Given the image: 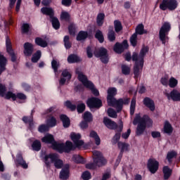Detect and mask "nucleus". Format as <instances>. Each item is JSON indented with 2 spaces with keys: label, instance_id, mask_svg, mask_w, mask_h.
<instances>
[{
  "label": "nucleus",
  "instance_id": "nucleus-61",
  "mask_svg": "<svg viewBox=\"0 0 180 180\" xmlns=\"http://www.w3.org/2000/svg\"><path fill=\"white\" fill-rule=\"evenodd\" d=\"M68 29L70 34H75V25L74 24H70Z\"/></svg>",
  "mask_w": 180,
  "mask_h": 180
},
{
  "label": "nucleus",
  "instance_id": "nucleus-26",
  "mask_svg": "<svg viewBox=\"0 0 180 180\" xmlns=\"http://www.w3.org/2000/svg\"><path fill=\"white\" fill-rule=\"evenodd\" d=\"M41 12L44 15H47L48 16H50V18H53V15H54V11H53V8L44 7L41 9Z\"/></svg>",
  "mask_w": 180,
  "mask_h": 180
},
{
  "label": "nucleus",
  "instance_id": "nucleus-24",
  "mask_svg": "<svg viewBox=\"0 0 180 180\" xmlns=\"http://www.w3.org/2000/svg\"><path fill=\"white\" fill-rule=\"evenodd\" d=\"M89 137L92 140H94L96 146H99L101 144V138L95 131H90Z\"/></svg>",
  "mask_w": 180,
  "mask_h": 180
},
{
  "label": "nucleus",
  "instance_id": "nucleus-21",
  "mask_svg": "<svg viewBox=\"0 0 180 180\" xmlns=\"http://www.w3.org/2000/svg\"><path fill=\"white\" fill-rule=\"evenodd\" d=\"M24 54L27 57H30L33 54V44L29 42L24 44Z\"/></svg>",
  "mask_w": 180,
  "mask_h": 180
},
{
  "label": "nucleus",
  "instance_id": "nucleus-38",
  "mask_svg": "<svg viewBox=\"0 0 180 180\" xmlns=\"http://www.w3.org/2000/svg\"><path fill=\"white\" fill-rule=\"evenodd\" d=\"M169 86L170 88H175L176 85H178V79H175V77H172L169 79Z\"/></svg>",
  "mask_w": 180,
  "mask_h": 180
},
{
  "label": "nucleus",
  "instance_id": "nucleus-50",
  "mask_svg": "<svg viewBox=\"0 0 180 180\" xmlns=\"http://www.w3.org/2000/svg\"><path fill=\"white\" fill-rule=\"evenodd\" d=\"M108 115L110 117H112L114 119H116V117H117V114L116 113V111H115L112 108H109L108 110Z\"/></svg>",
  "mask_w": 180,
  "mask_h": 180
},
{
  "label": "nucleus",
  "instance_id": "nucleus-1",
  "mask_svg": "<svg viewBox=\"0 0 180 180\" xmlns=\"http://www.w3.org/2000/svg\"><path fill=\"white\" fill-rule=\"evenodd\" d=\"M70 139L72 142L68 141L64 143H60L54 141V138L51 134H46L44 138L41 139L42 143H46V144H52V148L56 150L59 153H70L72 150H75V147H82L84 146V141L81 140V134H77L75 132H72L70 134Z\"/></svg>",
  "mask_w": 180,
  "mask_h": 180
},
{
  "label": "nucleus",
  "instance_id": "nucleus-39",
  "mask_svg": "<svg viewBox=\"0 0 180 180\" xmlns=\"http://www.w3.org/2000/svg\"><path fill=\"white\" fill-rule=\"evenodd\" d=\"M172 172V170H171L169 168H168L167 166H165L163 167V173L165 179H168L169 176H171V173Z\"/></svg>",
  "mask_w": 180,
  "mask_h": 180
},
{
  "label": "nucleus",
  "instance_id": "nucleus-25",
  "mask_svg": "<svg viewBox=\"0 0 180 180\" xmlns=\"http://www.w3.org/2000/svg\"><path fill=\"white\" fill-rule=\"evenodd\" d=\"M5 65H6V58L0 53V75L5 71Z\"/></svg>",
  "mask_w": 180,
  "mask_h": 180
},
{
  "label": "nucleus",
  "instance_id": "nucleus-64",
  "mask_svg": "<svg viewBox=\"0 0 180 180\" xmlns=\"http://www.w3.org/2000/svg\"><path fill=\"white\" fill-rule=\"evenodd\" d=\"M71 2H72V0H62V5L64 6H71Z\"/></svg>",
  "mask_w": 180,
  "mask_h": 180
},
{
  "label": "nucleus",
  "instance_id": "nucleus-15",
  "mask_svg": "<svg viewBox=\"0 0 180 180\" xmlns=\"http://www.w3.org/2000/svg\"><path fill=\"white\" fill-rule=\"evenodd\" d=\"M127 47H129V44H127V41L124 40L122 44L117 43L115 44L114 46V51L118 54H120V53H123V51H124Z\"/></svg>",
  "mask_w": 180,
  "mask_h": 180
},
{
  "label": "nucleus",
  "instance_id": "nucleus-13",
  "mask_svg": "<svg viewBox=\"0 0 180 180\" xmlns=\"http://www.w3.org/2000/svg\"><path fill=\"white\" fill-rule=\"evenodd\" d=\"M86 105L90 109L94 108H101V106H102V101L98 98L93 97L87 100Z\"/></svg>",
  "mask_w": 180,
  "mask_h": 180
},
{
  "label": "nucleus",
  "instance_id": "nucleus-63",
  "mask_svg": "<svg viewBox=\"0 0 180 180\" xmlns=\"http://www.w3.org/2000/svg\"><path fill=\"white\" fill-rule=\"evenodd\" d=\"M88 122L82 121L80 123V127L82 129V130H85V129H88Z\"/></svg>",
  "mask_w": 180,
  "mask_h": 180
},
{
  "label": "nucleus",
  "instance_id": "nucleus-59",
  "mask_svg": "<svg viewBox=\"0 0 180 180\" xmlns=\"http://www.w3.org/2000/svg\"><path fill=\"white\" fill-rule=\"evenodd\" d=\"M116 39V37L115 36V32L114 31H110L108 32V40L110 41H114V40Z\"/></svg>",
  "mask_w": 180,
  "mask_h": 180
},
{
  "label": "nucleus",
  "instance_id": "nucleus-49",
  "mask_svg": "<svg viewBox=\"0 0 180 180\" xmlns=\"http://www.w3.org/2000/svg\"><path fill=\"white\" fill-rule=\"evenodd\" d=\"M51 67L54 70V72H57V70H58V67H60V63L57 62L56 60H53L51 62Z\"/></svg>",
  "mask_w": 180,
  "mask_h": 180
},
{
  "label": "nucleus",
  "instance_id": "nucleus-23",
  "mask_svg": "<svg viewBox=\"0 0 180 180\" xmlns=\"http://www.w3.org/2000/svg\"><path fill=\"white\" fill-rule=\"evenodd\" d=\"M117 146L120 150V155L118 156V158L120 160V158H122V155H123V153H124V151L129 150V143L118 142Z\"/></svg>",
  "mask_w": 180,
  "mask_h": 180
},
{
  "label": "nucleus",
  "instance_id": "nucleus-29",
  "mask_svg": "<svg viewBox=\"0 0 180 180\" xmlns=\"http://www.w3.org/2000/svg\"><path fill=\"white\" fill-rule=\"evenodd\" d=\"M60 120L63 122V124L64 127H70V118H68V117H67V115H61L60 116Z\"/></svg>",
  "mask_w": 180,
  "mask_h": 180
},
{
  "label": "nucleus",
  "instance_id": "nucleus-60",
  "mask_svg": "<svg viewBox=\"0 0 180 180\" xmlns=\"http://www.w3.org/2000/svg\"><path fill=\"white\" fill-rule=\"evenodd\" d=\"M29 29H30V25L29 24H23L22 26V33H27L29 32Z\"/></svg>",
  "mask_w": 180,
  "mask_h": 180
},
{
  "label": "nucleus",
  "instance_id": "nucleus-30",
  "mask_svg": "<svg viewBox=\"0 0 180 180\" xmlns=\"http://www.w3.org/2000/svg\"><path fill=\"white\" fill-rule=\"evenodd\" d=\"M104 20H105V13H98L96 18V23L98 26H102V25H103Z\"/></svg>",
  "mask_w": 180,
  "mask_h": 180
},
{
  "label": "nucleus",
  "instance_id": "nucleus-44",
  "mask_svg": "<svg viewBox=\"0 0 180 180\" xmlns=\"http://www.w3.org/2000/svg\"><path fill=\"white\" fill-rule=\"evenodd\" d=\"M114 26H115V30L117 33H119L122 29H123V27L122 26V22L119 20H115L114 22Z\"/></svg>",
  "mask_w": 180,
  "mask_h": 180
},
{
  "label": "nucleus",
  "instance_id": "nucleus-19",
  "mask_svg": "<svg viewBox=\"0 0 180 180\" xmlns=\"http://www.w3.org/2000/svg\"><path fill=\"white\" fill-rule=\"evenodd\" d=\"M103 123L108 129H110L111 130H116L117 129V124L108 117L103 118Z\"/></svg>",
  "mask_w": 180,
  "mask_h": 180
},
{
  "label": "nucleus",
  "instance_id": "nucleus-16",
  "mask_svg": "<svg viewBox=\"0 0 180 180\" xmlns=\"http://www.w3.org/2000/svg\"><path fill=\"white\" fill-rule=\"evenodd\" d=\"M6 46L7 53H8L10 56H11V61H13V63H15V61H16V56H15L13 50H12V43H11V39H9V38H6Z\"/></svg>",
  "mask_w": 180,
  "mask_h": 180
},
{
  "label": "nucleus",
  "instance_id": "nucleus-33",
  "mask_svg": "<svg viewBox=\"0 0 180 180\" xmlns=\"http://www.w3.org/2000/svg\"><path fill=\"white\" fill-rule=\"evenodd\" d=\"M35 44H37V46H40V47H47V41L40 37L35 39Z\"/></svg>",
  "mask_w": 180,
  "mask_h": 180
},
{
  "label": "nucleus",
  "instance_id": "nucleus-18",
  "mask_svg": "<svg viewBox=\"0 0 180 180\" xmlns=\"http://www.w3.org/2000/svg\"><path fill=\"white\" fill-rule=\"evenodd\" d=\"M60 179L67 180L70 178V165H65L60 172Z\"/></svg>",
  "mask_w": 180,
  "mask_h": 180
},
{
  "label": "nucleus",
  "instance_id": "nucleus-54",
  "mask_svg": "<svg viewBox=\"0 0 180 180\" xmlns=\"http://www.w3.org/2000/svg\"><path fill=\"white\" fill-rule=\"evenodd\" d=\"M82 178L84 180L91 179V173H89V172L88 171L83 172V174H82Z\"/></svg>",
  "mask_w": 180,
  "mask_h": 180
},
{
  "label": "nucleus",
  "instance_id": "nucleus-11",
  "mask_svg": "<svg viewBox=\"0 0 180 180\" xmlns=\"http://www.w3.org/2000/svg\"><path fill=\"white\" fill-rule=\"evenodd\" d=\"M96 57H99L102 63L106 64L109 61V57L108 56V51L105 48H101L98 51L94 52Z\"/></svg>",
  "mask_w": 180,
  "mask_h": 180
},
{
  "label": "nucleus",
  "instance_id": "nucleus-52",
  "mask_svg": "<svg viewBox=\"0 0 180 180\" xmlns=\"http://www.w3.org/2000/svg\"><path fill=\"white\" fill-rule=\"evenodd\" d=\"M65 49L71 48V43H70V37L65 36L63 39Z\"/></svg>",
  "mask_w": 180,
  "mask_h": 180
},
{
  "label": "nucleus",
  "instance_id": "nucleus-5",
  "mask_svg": "<svg viewBox=\"0 0 180 180\" xmlns=\"http://www.w3.org/2000/svg\"><path fill=\"white\" fill-rule=\"evenodd\" d=\"M106 160L103 158L102 153L94 150L93 151V163H89L86 165L87 169H96L98 167H103L105 165Z\"/></svg>",
  "mask_w": 180,
  "mask_h": 180
},
{
  "label": "nucleus",
  "instance_id": "nucleus-55",
  "mask_svg": "<svg viewBox=\"0 0 180 180\" xmlns=\"http://www.w3.org/2000/svg\"><path fill=\"white\" fill-rule=\"evenodd\" d=\"M39 131L40 133H44L45 131H49V126L46 124H41L39 127Z\"/></svg>",
  "mask_w": 180,
  "mask_h": 180
},
{
  "label": "nucleus",
  "instance_id": "nucleus-46",
  "mask_svg": "<svg viewBox=\"0 0 180 180\" xmlns=\"http://www.w3.org/2000/svg\"><path fill=\"white\" fill-rule=\"evenodd\" d=\"M60 19L62 20H70V13L68 12L63 11L60 13Z\"/></svg>",
  "mask_w": 180,
  "mask_h": 180
},
{
  "label": "nucleus",
  "instance_id": "nucleus-48",
  "mask_svg": "<svg viewBox=\"0 0 180 180\" xmlns=\"http://www.w3.org/2000/svg\"><path fill=\"white\" fill-rule=\"evenodd\" d=\"M175 157H176V152L170 151L167 153V159L169 161V162H171L172 158H175Z\"/></svg>",
  "mask_w": 180,
  "mask_h": 180
},
{
  "label": "nucleus",
  "instance_id": "nucleus-12",
  "mask_svg": "<svg viewBox=\"0 0 180 180\" xmlns=\"http://www.w3.org/2000/svg\"><path fill=\"white\" fill-rule=\"evenodd\" d=\"M160 163L155 159H149L148 161V168L151 174H155L158 171Z\"/></svg>",
  "mask_w": 180,
  "mask_h": 180
},
{
  "label": "nucleus",
  "instance_id": "nucleus-9",
  "mask_svg": "<svg viewBox=\"0 0 180 180\" xmlns=\"http://www.w3.org/2000/svg\"><path fill=\"white\" fill-rule=\"evenodd\" d=\"M169 30H171V24L168 22H164L159 32L160 40H161L162 44H165L168 41L167 35L169 33Z\"/></svg>",
  "mask_w": 180,
  "mask_h": 180
},
{
  "label": "nucleus",
  "instance_id": "nucleus-53",
  "mask_svg": "<svg viewBox=\"0 0 180 180\" xmlns=\"http://www.w3.org/2000/svg\"><path fill=\"white\" fill-rule=\"evenodd\" d=\"M65 106H66V108H68V109H70V110H75V109H77V106H75V105L72 104V103H70V101H66L65 103Z\"/></svg>",
  "mask_w": 180,
  "mask_h": 180
},
{
  "label": "nucleus",
  "instance_id": "nucleus-56",
  "mask_svg": "<svg viewBox=\"0 0 180 180\" xmlns=\"http://www.w3.org/2000/svg\"><path fill=\"white\" fill-rule=\"evenodd\" d=\"M22 120L25 123H29L30 127H32V126H33V119L32 118L24 117H22Z\"/></svg>",
  "mask_w": 180,
  "mask_h": 180
},
{
  "label": "nucleus",
  "instance_id": "nucleus-57",
  "mask_svg": "<svg viewBox=\"0 0 180 180\" xmlns=\"http://www.w3.org/2000/svg\"><path fill=\"white\" fill-rule=\"evenodd\" d=\"M77 112L78 113H82V112H84V110H85V104L84 103H79L77 105Z\"/></svg>",
  "mask_w": 180,
  "mask_h": 180
},
{
  "label": "nucleus",
  "instance_id": "nucleus-3",
  "mask_svg": "<svg viewBox=\"0 0 180 180\" xmlns=\"http://www.w3.org/2000/svg\"><path fill=\"white\" fill-rule=\"evenodd\" d=\"M133 124L134 126L138 124L136 134L137 136H141L144 133L146 127H151L153 126V120L148 115L141 116V113H137L134 119Z\"/></svg>",
  "mask_w": 180,
  "mask_h": 180
},
{
  "label": "nucleus",
  "instance_id": "nucleus-42",
  "mask_svg": "<svg viewBox=\"0 0 180 180\" xmlns=\"http://www.w3.org/2000/svg\"><path fill=\"white\" fill-rule=\"evenodd\" d=\"M134 110H136V98L134 97L131 102L130 105V115L133 116L134 115Z\"/></svg>",
  "mask_w": 180,
  "mask_h": 180
},
{
  "label": "nucleus",
  "instance_id": "nucleus-45",
  "mask_svg": "<svg viewBox=\"0 0 180 180\" xmlns=\"http://www.w3.org/2000/svg\"><path fill=\"white\" fill-rule=\"evenodd\" d=\"M96 39H97L98 40V41H100V43H103V34L102 33V31L101 30H97L96 32Z\"/></svg>",
  "mask_w": 180,
  "mask_h": 180
},
{
  "label": "nucleus",
  "instance_id": "nucleus-17",
  "mask_svg": "<svg viewBox=\"0 0 180 180\" xmlns=\"http://www.w3.org/2000/svg\"><path fill=\"white\" fill-rule=\"evenodd\" d=\"M71 79V73L68 70H65L62 72V77L59 80V84L60 86L65 85V82H68Z\"/></svg>",
  "mask_w": 180,
  "mask_h": 180
},
{
  "label": "nucleus",
  "instance_id": "nucleus-4",
  "mask_svg": "<svg viewBox=\"0 0 180 180\" xmlns=\"http://www.w3.org/2000/svg\"><path fill=\"white\" fill-rule=\"evenodd\" d=\"M107 94V102L108 105L116 108L117 112H120V110H122V106H123V105H127V103L130 102V99L123 101V99L120 98L117 101L115 96L117 94V89L115 87L108 88Z\"/></svg>",
  "mask_w": 180,
  "mask_h": 180
},
{
  "label": "nucleus",
  "instance_id": "nucleus-31",
  "mask_svg": "<svg viewBox=\"0 0 180 180\" xmlns=\"http://www.w3.org/2000/svg\"><path fill=\"white\" fill-rule=\"evenodd\" d=\"M164 131L167 134H171L173 131L172 126L168 121L165 122Z\"/></svg>",
  "mask_w": 180,
  "mask_h": 180
},
{
  "label": "nucleus",
  "instance_id": "nucleus-10",
  "mask_svg": "<svg viewBox=\"0 0 180 180\" xmlns=\"http://www.w3.org/2000/svg\"><path fill=\"white\" fill-rule=\"evenodd\" d=\"M178 0H162L160 4V9L162 11H175L178 8Z\"/></svg>",
  "mask_w": 180,
  "mask_h": 180
},
{
  "label": "nucleus",
  "instance_id": "nucleus-22",
  "mask_svg": "<svg viewBox=\"0 0 180 180\" xmlns=\"http://www.w3.org/2000/svg\"><path fill=\"white\" fill-rule=\"evenodd\" d=\"M143 104L145 106H146V108H148L151 112H154V110H155V104L154 103V101L150 98H145L143 99Z\"/></svg>",
  "mask_w": 180,
  "mask_h": 180
},
{
  "label": "nucleus",
  "instance_id": "nucleus-43",
  "mask_svg": "<svg viewBox=\"0 0 180 180\" xmlns=\"http://www.w3.org/2000/svg\"><path fill=\"white\" fill-rule=\"evenodd\" d=\"M136 34H144V25L143 24H139L136 28Z\"/></svg>",
  "mask_w": 180,
  "mask_h": 180
},
{
  "label": "nucleus",
  "instance_id": "nucleus-20",
  "mask_svg": "<svg viewBox=\"0 0 180 180\" xmlns=\"http://www.w3.org/2000/svg\"><path fill=\"white\" fill-rule=\"evenodd\" d=\"M122 130H123V122L120 121V125L117 129L119 132H117L115 135L113 136L112 139V144H117V143H119V140H120V136H121L120 132H122Z\"/></svg>",
  "mask_w": 180,
  "mask_h": 180
},
{
  "label": "nucleus",
  "instance_id": "nucleus-27",
  "mask_svg": "<svg viewBox=\"0 0 180 180\" xmlns=\"http://www.w3.org/2000/svg\"><path fill=\"white\" fill-rule=\"evenodd\" d=\"M17 162L19 164V165H21L22 168H27V163L23 160V158H22V154L19 153L17 156Z\"/></svg>",
  "mask_w": 180,
  "mask_h": 180
},
{
  "label": "nucleus",
  "instance_id": "nucleus-41",
  "mask_svg": "<svg viewBox=\"0 0 180 180\" xmlns=\"http://www.w3.org/2000/svg\"><path fill=\"white\" fill-rule=\"evenodd\" d=\"M32 147L34 151H40V148H41V143L39 141H34L32 145Z\"/></svg>",
  "mask_w": 180,
  "mask_h": 180
},
{
  "label": "nucleus",
  "instance_id": "nucleus-6",
  "mask_svg": "<svg viewBox=\"0 0 180 180\" xmlns=\"http://www.w3.org/2000/svg\"><path fill=\"white\" fill-rule=\"evenodd\" d=\"M75 73L78 75L79 81H80V82H82L83 85L86 86V88L91 89L92 94L95 95V96H99V91L95 88L92 82L89 81L88 78H86V76H85L84 73L82 72L81 69H76Z\"/></svg>",
  "mask_w": 180,
  "mask_h": 180
},
{
  "label": "nucleus",
  "instance_id": "nucleus-58",
  "mask_svg": "<svg viewBox=\"0 0 180 180\" xmlns=\"http://www.w3.org/2000/svg\"><path fill=\"white\" fill-rule=\"evenodd\" d=\"M169 82V79L168 77H165L161 79V84L165 86H168Z\"/></svg>",
  "mask_w": 180,
  "mask_h": 180
},
{
  "label": "nucleus",
  "instance_id": "nucleus-40",
  "mask_svg": "<svg viewBox=\"0 0 180 180\" xmlns=\"http://www.w3.org/2000/svg\"><path fill=\"white\" fill-rule=\"evenodd\" d=\"M40 57H41V51H37L32 57V63H37L39 60H40Z\"/></svg>",
  "mask_w": 180,
  "mask_h": 180
},
{
  "label": "nucleus",
  "instance_id": "nucleus-14",
  "mask_svg": "<svg viewBox=\"0 0 180 180\" xmlns=\"http://www.w3.org/2000/svg\"><path fill=\"white\" fill-rule=\"evenodd\" d=\"M165 95L169 101H174V102H178L180 101V91L174 89L170 93H165Z\"/></svg>",
  "mask_w": 180,
  "mask_h": 180
},
{
  "label": "nucleus",
  "instance_id": "nucleus-62",
  "mask_svg": "<svg viewBox=\"0 0 180 180\" xmlns=\"http://www.w3.org/2000/svg\"><path fill=\"white\" fill-rule=\"evenodd\" d=\"M130 133H131V130L130 129H127V132L123 133L122 134V139H124V140L129 139V136H130Z\"/></svg>",
  "mask_w": 180,
  "mask_h": 180
},
{
  "label": "nucleus",
  "instance_id": "nucleus-35",
  "mask_svg": "<svg viewBox=\"0 0 180 180\" xmlns=\"http://www.w3.org/2000/svg\"><path fill=\"white\" fill-rule=\"evenodd\" d=\"M51 19L53 27L55 28L56 30L60 29V21L56 17H52Z\"/></svg>",
  "mask_w": 180,
  "mask_h": 180
},
{
  "label": "nucleus",
  "instance_id": "nucleus-36",
  "mask_svg": "<svg viewBox=\"0 0 180 180\" xmlns=\"http://www.w3.org/2000/svg\"><path fill=\"white\" fill-rule=\"evenodd\" d=\"M87 37H88V32L81 31L79 32L77 37V40H78L79 41H81V40H85V39H86Z\"/></svg>",
  "mask_w": 180,
  "mask_h": 180
},
{
  "label": "nucleus",
  "instance_id": "nucleus-32",
  "mask_svg": "<svg viewBox=\"0 0 180 180\" xmlns=\"http://www.w3.org/2000/svg\"><path fill=\"white\" fill-rule=\"evenodd\" d=\"M72 160L76 164H84L85 162V159H83L79 155H74Z\"/></svg>",
  "mask_w": 180,
  "mask_h": 180
},
{
  "label": "nucleus",
  "instance_id": "nucleus-8",
  "mask_svg": "<svg viewBox=\"0 0 180 180\" xmlns=\"http://www.w3.org/2000/svg\"><path fill=\"white\" fill-rule=\"evenodd\" d=\"M44 161L47 167H50V165L53 163L56 168L58 169L61 168L63 164V160L58 158V155H57V154H49L45 155Z\"/></svg>",
  "mask_w": 180,
  "mask_h": 180
},
{
  "label": "nucleus",
  "instance_id": "nucleus-34",
  "mask_svg": "<svg viewBox=\"0 0 180 180\" xmlns=\"http://www.w3.org/2000/svg\"><path fill=\"white\" fill-rule=\"evenodd\" d=\"M78 61H79V57L77 55H70L68 57L69 64H74V63H78Z\"/></svg>",
  "mask_w": 180,
  "mask_h": 180
},
{
  "label": "nucleus",
  "instance_id": "nucleus-28",
  "mask_svg": "<svg viewBox=\"0 0 180 180\" xmlns=\"http://www.w3.org/2000/svg\"><path fill=\"white\" fill-rule=\"evenodd\" d=\"M57 124V120L54 117H49L46 120V126L48 127H54Z\"/></svg>",
  "mask_w": 180,
  "mask_h": 180
},
{
  "label": "nucleus",
  "instance_id": "nucleus-47",
  "mask_svg": "<svg viewBox=\"0 0 180 180\" xmlns=\"http://www.w3.org/2000/svg\"><path fill=\"white\" fill-rule=\"evenodd\" d=\"M122 72L124 74V75H129L130 74V67L126 65H122Z\"/></svg>",
  "mask_w": 180,
  "mask_h": 180
},
{
  "label": "nucleus",
  "instance_id": "nucleus-37",
  "mask_svg": "<svg viewBox=\"0 0 180 180\" xmlns=\"http://www.w3.org/2000/svg\"><path fill=\"white\" fill-rule=\"evenodd\" d=\"M83 119H84V122H88L89 123L90 122H92V120H93L92 114L88 111L85 112L83 114Z\"/></svg>",
  "mask_w": 180,
  "mask_h": 180
},
{
  "label": "nucleus",
  "instance_id": "nucleus-51",
  "mask_svg": "<svg viewBox=\"0 0 180 180\" xmlns=\"http://www.w3.org/2000/svg\"><path fill=\"white\" fill-rule=\"evenodd\" d=\"M131 44L134 47L137 44V34L134 33L130 38Z\"/></svg>",
  "mask_w": 180,
  "mask_h": 180
},
{
  "label": "nucleus",
  "instance_id": "nucleus-2",
  "mask_svg": "<svg viewBox=\"0 0 180 180\" xmlns=\"http://www.w3.org/2000/svg\"><path fill=\"white\" fill-rule=\"evenodd\" d=\"M147 53H148V47L143 46L141 49L139 54L134 52L132 55V61L135 62L134 68L135 78H139V75H140V72L143 70V67L144 66V57H146Z\"/></svg>",
  "mask_w": 180,
  "mask_h": 180
},
{
  "label": "nucleus",
  "instance_id": "nucleus-7",
  "mask_svg": "<svg viewBox=\"0 0 180 180\" xmlns=\"http://www.w3.org/2000/svg\"><path fill=\"white\" fill-rule=\"evenodd\" d=\"M6 92V89L5 86L0 83V96L5 98V99H12L13 101H16V99H20V101H26V95L22 93H18L15 94L12 91Z\"/></svg>",
  "mask_w": 180,
  "mask_h": 180
}]
</instances>
